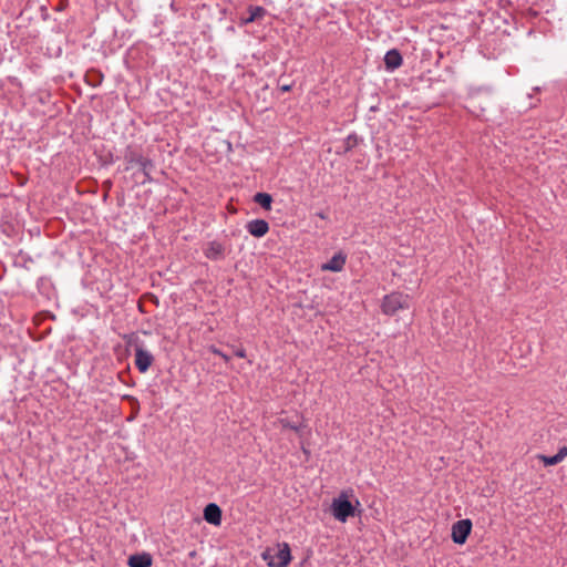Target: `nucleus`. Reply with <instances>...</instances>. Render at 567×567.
Masks as SVG:
<instances>
[{"mask_svg": "<svg viewBox=\"0 0 567 567\" xmlns=\"http://www.w3.org/2000/svg\"><path fill=\"white\" fill-rule=\"evenodd\" d=\"M124 158L127 162V164L131 165V167H133L134 165H137L140 167V173L143 175V178L141 179L142 184L152 181L151 171L154 167V163L152 159L143 156L141 153L133 150H128L125 153Z\"/></svg>", "mask_w": 567, "mask_h": 567, "instance_id": "f03ea898", "label": "nucleus"}, {"mask_svg": "<svg viewBox=\"0 0 567 567\" xmlns=\"http://www.w3.org/2000/svg\"><path fill=\"white\" fill-rule=\"evenodd\" d=\"M262 557L270 567H287L291 560L290 547L282 543L275 553L267 550Z\"/></svg>", "mask_w": 567, "mask_h": 567, "instance_id": "7ed1b4c3", "label": "nucleus"}, {"mask_svg": "<svg viewBox=\"0 0 567 567\" xmlns=\"http://www.w3.org/2000/svg\"><path fill=\"white\" fill-rule=\"evenodd\" d=\"M349 494L350 492L342 491L331 503V514L341 523H346L350 517L355 516V506L349 501Z\"/></svg>", "mask_w": 567, "mask_h": 567, "instance_id": "f257e3e1", "label": "nucleus"}, {"mask_svg": "<svg viewBox=\"0 0 567 567\" xmlns=\"http://www.w3.org/2000/svg\"><path fill=\"white\" fill-rule=\"evenodd\" d=\"M290 90H291V85H282L281 86V91H284V92H288Z\"/></svg>", "mask_w": 567, "mask_h": 567, "instance_id": "aec40b11", "label": "nucleus"}, {"mask_svg": "<svg viewBox=\"0 0 567 567\" xmlns=\"http://www.w3.org/2000/svg\"><path fill=\"white\" fill-rule=\"evenodd\" d=\"M358 144V137L354 134L349 135L344 140V151L348 152L352 150Z\"/></svg>", "mask_w": 567, "mask_h": 567, "instance_id": "f3484780", "label": "nucleus"}, {"mask_svg": "<svg viewBox=\"0 0 567 567\" xmlns=\"http://www.w3.org/2000/svg\"><path fill=\"white\" fill-rule=\"evenodd\" d=\"M204 519L215 526H219L221 523V509L215 503H209L204 508Z\"/></svg>", "mask_w": 567, "mask_h": 567, "instance_id": "9d476101", "label": "nucleus"}, {"mask_svg": "<svg viewBox=\"0 0 567 567\" xmlns=\"http://www.w3.org/2000/svg\"><path fill=\"white\" fill-rule=\"evenodd\" d=\"M266 13H267V11L265 8L259 7V6H256V7L250 6L248 8V16L243 18L241 21L244 24H248L254 21L262 19L266 16Z\"/></svg>", "mask_w": 567, "mask_h": 567, "instance_id": "ddd939ff", "label": "nucleus"}, {"mask_svg": "<svg viewBox=\"0 0 567 567\" xmlns=\"http://www.w3.org/2000/svg\"><path fill=\"white\" fill-rule=\"evenodd\" d=\"M410 298L401 292L386 295L382 301V311L388 316H393L400 309L409 308Z\"/></svg>", "mask_w": 567, "mask_h": 567, "instance_id": "20e7f679", "label": "nucleus"}, {"mask_svg": "<svg viewBox=\"0 0 567 567\" xmlns=\"http://www.w3.org/2000/svg\"><path fill=\"white\" fill-rule=\"evenodd\" d=\"M472 530V522L468 518L457 520L452 525V540L462 545L466 542Z\"/></svg>", "mask_w": 567, "mask_h": 567, "instance_id": "39448f33", "label": "nucleus"}, {"mask_svg": "<svg viewBox=\"0 0 567 567\" xmlns=\"http://www.w3.org/2000/svg\"><path fill=\"white\" fill-rule=\"evenodd\" d=\"M127 565L130 567H150L152 565V556L147 553L131 555Z\"/></svg>", "mask_w": 567, "mask_h": 567, "instance_id": "f8f14e48", "label": "nucleus"}, {"mask_svg": "<svg viewBox=\"0 0 567 567\" xmlns=\"http://www.w3.org/2000/svg\"><path fill=\"white\" fill-rule=\"evenodd\" d=\"M209 351L218 357H220L225 362H228L230 360V358L225 354L223 351H220L218 348H216L215 346H212L209 347Z\"/></svg>", "mask_w": 567, "mask_h": 567, "instance_id": "a211bd4d", "label": "nucleus"}, {"mask_svg": "<svg viewBox=\"0 0 567 567\" xmlns=\"http://www.w3.org/2000/svg\"><path fill=\"white\" fill-rule=\"evenodd\" d=\"M347 261V255L342 251L334 254L331 259L321 265L322 271L339 272L344 268Z\"/></svg>", "mask_w": 567, "mask_h": 567, "instance_id": "6e6552de", "label": "nucleus"}, {"mask_svg": "<svg viewBox=\"0 0 567 567\" xmlns=\"http://www.w3.org/2000/svg\"><path fill=\"white\" fill-rule=\"evenodd\" d=\"M567 456V446H561L558 452L553 456H539L546 466H551L560 463Z\"/></svg>", "mask_w": 567, "mask_h": 567, "instance_id": "4468645a", "label": "nucleus"}, {"mask_svg": "<svg viewBox=\"0 0 567 567\" xmlns=\"http://www.w3.org/2000/svg\"><path fill=\"white\" fill-rule=\"evenodd\" d=\"M301 449H302V452H303L305 454H307V455L309 454V451H308L305 446H301Z\"/></svg>", "mask_w": 567, "mask_h": 567, "instance_id": "412c9836", "label": "nucleus"}, {"mask_svg": "<svg viewBox=\"0 0 567 567\" xmlns=\"http://www.w3.org/2000/svg\"><path fill=\"white\" fill-rule=\"evenodd\" d=\"M277 423L282 427V429H290L295 432H297L298 434L301 433V430H302V425L301 423H298L296 421H292L290 420L289 417H279Z\"/></svg>", "mask_w": 567, "mask_h": 567, "instance_id": "dca6fc26", "label": "nucleus"}, {"mask_svg": "<svg viewBox=\"0 0 567 567\" xmlns=\"http://www.w3.org/2000/svg\"><path fill=\"white\" fill-rule=\"evenodd\" d=\"M235 355L238 358H245L246 357V350L244 348H239L235 350Z\"/></svg>", "mask_w": 567, "mask_h": 567, "instance_id": "6ab92c4d", "label": "nucleus"}, {"mask_svg": "<svg viewBox=\"0 0 567 567\" xmlns=\"http://www.w3.org/2000/svg\"><path fill=\"white\" fill-rule=\"evenodd\" d=\"M135 367L141 373H145L153 364L154 357L142 344H135Z\"/></svg>", "mask_w": 567, "mask_h": 567, "instance_id": "423d86ee", "label": "nucleus"}, {"mask_svg": "<svg viewBox=\"0 0 567 567\" xmlns=\"http://www.w3.org/2000/svg\"><path fill=\"white\" fill-rule=\"evenodd\" d=\"M254 202L259 204L266 210L271 209L272 197L268 193H257L254 196Z\"/></svg>", "mask_w": 567, "mask_h": 567, "instance_id": "2eb2a0df", "label": "nucleus"}, {"mask_svg": "<svg viewBox=\"0 0 567 567\" xmlns=\"http://www.w3.org/2000/svg\"><path fill=\"white\" fill-rule=\"evenodd\" d=\"M203 254L209 260H223L226 257L227 249L225 245L217 240H212L203 247Z\"/></svg>", "mask_w": 567, "mask_h": 567, "instance_id": "0eeeda50", "label": "nucleus"}, {"mask_svg": "<svg viewBox=\"0 0 567 567\" xmlns=\"http://www.w3.org/2000/svg\"><path fill=\"white\" fill-rule=\"evenodd\" d=\"M246 229L251 236L261 238L269 231V224L265 219H252L247 223Z\"/></svg>", "mask_w": 567, "mask_h": 567, "instance_id": "1a4fd4ad", "label": "nucleus"}, {"mask_svg": "<svg viewBox=\"0 0 567 567\" xmlns=\"http://www.w3.org/2000/svg\"><path fill=\"white\" fill-rule=\"evenodd\" d=\"M403 59L396 49L388 51L384 55V64L388 71H394L402 65Z\"/></svg>", "mask_w": 567, "mask_h": 567, "instance_id": "9b49d317", "label": "nucleus"}]
</instances>
